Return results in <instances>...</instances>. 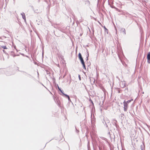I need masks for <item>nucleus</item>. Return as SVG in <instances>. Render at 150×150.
<instances>
[{
    "label": "nucleus",
    "instance_id": "7ed1b4c3",
    "mask_svg": "<svg viewBox=\"0 0 150 150\" xmlns=\"http://www.w3.org/2000/svg\"><path fill=\"white\" fill-rule=\"evenodd\" d=\"M147 59L148 63H150V52H149L147 54Z\"/></svg>",
    "mask_w": 150,
    "mask_h": 150
},
{
    "label": "nucleus",
    "instance_id": "f03ea898",
    "mask_svg": "<svg viewBox=\"0 0 150 150\" xmlns=\"http://www.w3.org/2000/svg\"><path fill=\"white\" fill-rule=\"evenodd\" d=\"M80 61H81V62L83 66V68L84 69H86V66H85V63H84V60H83V59H82L81 60H80Z\"/></svg>",
    "mask_w": 150,
    "mask_h": 150
},
{
    "label": "nucleus",
    "instance_id": "39448f33",
    "mask_svg": "<svg viewBox=\"0 0 150 150\" xmlns=\"http://www.w3.org/2000/svg\"><path fill=\"white\" fill-rule=\"evenodd\" d=\"M121 31L124 34H126V31L125 28H122L121 29Z\"/></svg>",
    "mask_w": 150,
    "mask_h": 150
},
{
    "label": "nucleus",
    "instance_id": "1a4fd4ad",
    "mask_svg": "<svg viewBox=\"0 0 150 150\" xmlns=\"http://www.w3.org/2000/svg\"><path fill=\"white\" fill-rule=\"evenodd\" d=\"M22 17L25 20V16L24 14L22 15Z\"/></svg>",
    "mask_w": 150,
    "mask_h": 150
},
{
    "label": "nucleus",
    "instance_id": "9d476101",
    "mask_svg": "<svg viewBox=\"0 0 150 150\" xmlns=\"http://www.w3.org/2000/svg\"><path fill=\"white\" fill-rule=\"evenodd\" d=\"M3 52H4V50H3Z\"/></svg>",
    "mask_w": 150,
    "mask_h": 150
},
{
    "label": "nucleus",
    "instance_id": "0eeeda50",
    "mask_svg": "<svg viewBox=\"0 0 150 150\" xmlns=\"http://www.w3.org/2000/svg\"><path fill=\"white\" fill-rule=\"evenodd\" d=\"M132 100H133V99H132L131 100H129L126 102L125 101V103L127 104H128V103H130Z\"/></svg>",
    "mask_w": 150,
    "mask_h": 150
},
{
    "label": "nucleus",
    "instance_id": "423d86ee",
    "mask_svg": "<svg viewBox=\"0 0 150 150\" xmlns=\"http://www.w3.org/2000/svg\"><path fill=\"white\" fill-rule=\"evenodd\" d=\"M79 57L80 60L83 59L82 57L81 54L80 53H79Z\"/></svg>",
    "mask_w": 150,
    "mask_h": 150
},
{
    "label": "nucleus",
    "instance_id": "20e7f679",
    "mask_svg": "<svg viewBox=\"0 0 150 150\" xmlns=\"http://www.w3.org/2000/svg\"><path fill=\"white\" fill-rule=\"evenodd\" d=\"M58 88L59 89V91L64 95L65 96L67 97V98L69 99H70V98H69V96L66 95V94H65L64 93H63L62 92V91L61 90V89L58 86Z\"/></svg>",
    "mask_w": 150,
    "mask_h": 150
},
{
    "label": "nucleus",
    "instance_id": "6e6552de",
    "mask_svg": "<svg viewBox=\"0 0 150 150\" xmlns=\"http://www.w3.org/2000/svg\"><path fill=\"white\" fill-rule=\"evenodd\" d=\"M1 47L4 49H7V48L6 46H1Z\"/></svg>",
    "mask_w": 150,
    "mask_h": 150
},
{
    "label": "nucleus",
    "instance_id": "f257e3e1",
    "mask_svg": "<svg viewBox=\"0 0 150 150\" xmlns=\"http://www.w3.org/2000/svg\"><path fill=\"white\" fill-rule=\"evenodd\" d=\"M124 104V110L125 111H126L127 110V106H128V104H127L125 103V101H124V102H123Z\"/></svg>",
    "mask_w": 150,
    "mask_h": 150
}]
</instances>
